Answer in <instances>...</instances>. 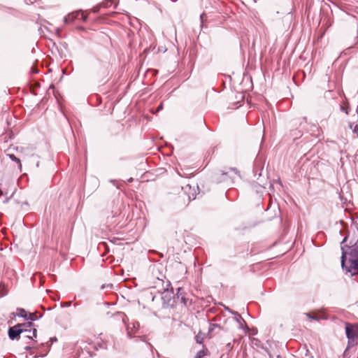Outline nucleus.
<instances>
[{
    "mask_svg": "<svg viewBox=\"0 0 358 358\" xmlns=\"http://www.w3.org/2000/svg\"><path fill=\"white\" fill-rule=\"evenodd\" d=\"M21 334H23V329L18 327L17 324L9 327L8 330V338L11 341L18 340Z\"/></svg>",
    "mask_w": 358,
    "mask_h": 358,
    "instance_id": "5",
    "label": "nucleus"
},
{
    "mask_svg": "<svg viewBox=\"0 0 358 358\" xmlns=\"http://www.w3.org/2000/svg\"><path fill=\"white\" fill-rule=\"evenodd\" d=\"M31 72H32V73H38V70H36V69H32Z\"/></svg>",
    "mask_w": 358,
    "mask_h": 358,
    "instance_id": "29",
    "label": "nucleus"
},
{
    "mask_svg": "<svg viewBox=\"0 0 358 358\" xmlns=\"http://www.w3.org/2000/svg\"><path fill=\"white\" fill-rule=\"evenodd\" d=\"M120 215V208H116L115 210H112L110 213V215L107 217L108 223H109L110 224H114L115 223V221H113V219H115Z\"/></svg>",
    "mask_w": 358,
    "mask_h": 358,
    "instance_id": "8",
    "label": "nucleus"
},
{
    "mask_svg": "<svg viewBox=\"0 0 358 358\" xmlns=\"http://www.w3.org/2000/svg\"><path fill=\"white\" fill-rule=\"evenodd\" d=\"M163 109V102H162L159 106L157 107L156 111L155 113H157Z\"/></svg>",
    "mask_w": 358,
    "mask_h": 358,
    "instance_id": "23",
    "label": "nucleus"
},
{
    "mask_svg": "<svg viewBox=\"0 0 358 358\" xmlns=\"http://www.w3.org/2000/svg\"><path fill=\"white\" fill-rule=\"evenodd\" d=\"M8 157L13 162H16L18 164V166L21 168V162L20 159L17 158L15 155L13 154H8Z\"/></svg>",
    "mask_w": 358,
    "mask_h": 358,
    "instance_id": "13",
    "label": "nucleus"
},
{
    "mask_svg": "<svg viewBox=\"0 0 358 358\" xmlns=\"http://www.w3.org/2000/svg\"><path fill=\"white\" fill-rule=\"evenodd\" d=\"M275 182L278 183L279 185H281V182H280V180H276V181H275Z\"/></svg>",
    "mask_w": 358,
    "mask_h": 358,
    "instance_id": "32",
    "label": "nucleus"
},
{
    "mask_svg": "<svg viewBox=\"0 0 358 358\" xmlns=\"http://www.w3.org/2000/svg\"><path fill=\"white\" fill-rule=\"evenodd\" d=\"M17 327L23 329V333H32V335H24L26 338L31 340L36 338L37 330L36 329L33 328L34 324L31 322L17 324Z\"/></svg>",
    "mask_w": 358,
    "mask_h": 358,
    "instance_id": "2",
    "label": "nucleus"
},
{
    "mask_svg": "<svg viewBox=\"0 0 358 358\" xmlns=\"http://www.w3.org/2000/svg\"><path fill=\"white\" fill-rule=\"evenodd\" d=\"M306 315L308 318H310L313 320H317V318L316 317L311 315L310 313H306Z\"/></svg>",
    "mask_w": 358,
    "mask_h": 358,
    "instance_id": "24",
    "label": "nucleus"
},
{
    "mask_svg": "<svg viewBox=\"0 0 358 358\" xmlns=\"http://www.w3.org/2000/svg\"><path fill=\"white\" fill-rule=\"evenodd\" d=\"M139 328H140V324L138 322L133 321V322H129L127 327V336L129 338H136L137 339L141 338V340L142 341H145L144 337H141V336L135 337V336H132V334H136L138 331Z\"/></svg>",
    "mask_w": 358,
    "mask_h": 358,
    "instance_id": "3",
    "label": "nucleus"
},
{
    "mask_svg": "<svg viewBox=\"0 0 358 358\" xmlns=\"http://www.w3.org/2000/svg\"><path fill=\"white\" fill-rule=\"evenodd\" d=\"M227 347H228L229 348H232V347H233V346L231 345V343H229V344L227 345Z\"/></svg>",
    "mask_w": 358,
    "mask_h": 358,
    "instance_id": "30",
    "label": "nucleus"
},
{
    "mask_svg": "<svg viewBox=\"0 0 358 358\" xmlns=\"http://www.w3.org/2000/svg\"><path fill=\"white\" fill-rule=\"evenodd\" d=\"M41 317V315H40L39 317H37L36 313H27V318L25 320L32 322L33 321H36V320H38V318H40Z\"/></svg>",
    "mask_w": 358,
    "mask_h": 358,
    "instance_id": "12",
    "label": "nucleus"
},
{
    "mask_svg": "<svg viewBox=\"0 0 358 358\" xmlns=\"http://www.w3.org/2000/svg\"><path fill=\"white\" fill-rule=\"evenodd\" d=\"M133 180H134V179H133L132 178H130L128 180V181H129V182H132V181H133Z\"/></svg>",
    "mask_w": 358,
    "mask_h": 358,
    "instance_id": "33",
    "label": "nucleus"
},
{
    "mask_svg": "<svg viewBox=\"0 0 358 358\" xmlns=\"http://www.w3.org/2000/svg\"><path fill=\"white\" fill-rule=\"evenodd\" d=\"M27 312L24 309L21 308H17V313H15V315L20 317H22L24 320L27 318Z\"/></svg>",
    "mask_w": 358,
    "mask_h": 358,
    "instance_id": "11",
    "label": "nucleus"
},
{
    "mask_svg": "<svg viewBox=\"0 0 358 358\" xmlns=\"http://www.w3.org/2000/svg\"><path fill=\"white\" fill-rule=\"evenodd\" d=\"M106 287H109V288H110V289H111V288L113 287V285H112V284L102 285V286H101V289H105V288H106Z\"/></svg>",
    "mask_w": 358,
    "mask_h": 358,
    "instance_id": "22",
    "label": "nucleus"
},
{
    "mask_svg": "<svg viewBox=\"0 0 358 358\" xmlns=\"http://www.w3.org/2000/svg\"><path fill=\"white\" fill-rule=\"evenodd\" d=\"M203 356H204V352H203V351L200 350V351H199V352L196 353V356H195V358H203Z\"/></svg>",
    "mask_w": 358,
    "mask_h": 358,
    "instance_id": "20",
    "label": "nucleus"
},
{
    "mask_svg": "<svg viewBox=\"0 0 358 358\" xmlns=\"http://www.w3.org/2000/svg\"><path fill=\"white\" fill-rule=\"evenodd\" d=\"M341 110L342 111H345L346 114H348V110H347V108H346L345 107H344V106H341Z\"/></svg>",
    "mask_w": 358,
    "mask_h": 358,
    "instance_id": "25",
    "label": "nucleus"
},
{
    "mask_svg": "<svg viewBox=\"0 0 358 358\" xmlns=\"http://www.w3.org/2000/svg\"><path fill=\"white\" fill-rule=\"evenodd\" d=\"M348 348H350V347H353L355 346L357 343L355 342V340L354 338H351V339H348Z\"/></svg>",
    "mask_w": 358,
    "mask_h": 358,
    "instance_id": "15",
    "label": "nucleus"
},
{
    "mask_svg": "<svg viewBox=\"0 0 358 358\" xmlns=\"http://www.w3.org/2000/svg\"><path fill=\"white\" fill-rule=\"evenodd\" d=\"M71 305V301H67L61 304L62 307H69Z\"/></svg>",
    "mask_w": 358,
    "mask_h": 358,
    "instance_id": "21",
    "label": "nucleus"
},
{
    "mask_svg": "<svg viewBox=\"0 0 358 358\" xmlns=\"http://www.w3.org/2000/svg\"><path fill=\"white\" fill-rule=\"evenodd\" d=\"M87 353L90 355V357H93V353L90 352H87Z\"/></svg>",
    "mask_w": 358,
    "mask_h": 358,
    "instance_id": "31",
    "label": "nucleus"
},
{
    "mask_svg": "<svg viewBox=\"0 0 358 358\" xmlns=\"http://www.w3.org/2000/svg\"><path fill=\"white\" fill-rule=\"evenodd\" d=\"M78 306V303H75L73 304V306H74V307H77Z\"/></svg>",
    "mask_w": 358,
    "mask_h": 358,
    "instance_id": "34",
    "label": "nucleus"
},
{
    "mask_svg": "<svg viewBox=\"0 0 358 358\" xmlns=\"http://www.w3.org/2000/svg\"><path fill=\"white\" fill-rule=\"evenodd\" d=\"M25 335H32V333H24Z\"/></svg>",
    "mask_w": 358,
    "mask_h": 358,
    "instance_id": "35",
    "label": "nucleus"
},
{
    "mask_svg": "<svg viewBox=\"0 0 358 358\" xmlns=\"http://www.w3.org/2000/svg\"><path fill=\"white\" fill-rule=\"evenodd\" d=\"M345 334L348 339L358 338V324L345 323Z\"/></svg>",
    "mask_w": 358,
    "mask_h": 358,
    "instance_id": "4",
    "label": "nucleus"
},
{
    "mask_svg": "<svg viewBox=\"0 0 358 358\" xmlns=\"http://www.w3.org/2000/svg\"><path fill=\"white\" fill-rule=\"evenodd\" d=\"M181 301H182L185 305H187V299H186L185 297H181Z\"/></svg>",
    "mask_w": 358,
    "mask_h": 358,
    "instance_id": "26",
    "label": "nucleus"
},
{
    "mask_svg": "<svg viewBox=\"0 0 358 358\" xmlns=\"http://www.w3.org/2000/svg\"><path fill=\"white\" fill-rule=\"evenodd\" d=\"M195 340H196V342L197 343H199V344H200V343H202L203 338H202L200 335H199V334H198V335H196V336H195Z\"/></svg>",
    "mask_w": 358,
    "mask_h": 358,
    "instance_id": "19",
    "label": "nucleus"
},
{
    "mask_svg": "<svg viewBox=\"0 0 358 358\" xmlns=\"http://www.w3.org/2000/svg\"><path fill=\"white\" fill-rule=\"evenodd\" d=\"M235 176H239L238 170L235 168H229L227 170L222 171L220 176L216 178L215 180L217 182H227L230 184L234 182Z\"/></svg>",
    "mask_w": 358,
    "mask_h": 358,
    "instance_id": "1",
    "label": "nucleus"
},
{
    "mask_svg": "<svg viewBox=\"0 0 358 358\" xmlns=\"http://www.w3.org/2000/svg\"><path fill=\"white\" fill-rule=\"evenodd\" d=\"M155 296H152V300L154 301Z\"/></svg>",
    "mask_w": 358,
    "mask_h": 358,
    "instance_id": "38",
    "label": "nucleus"
},
{
    "mask_svg": "<svg viewBox=\"0 0 358 358\" xmlns=\"http://www.w3.org/2000/svg\"><path fill=\"white\" fill-rule=\"evenodd\" d=\"M4 295V294H0V297H2Z\"/></svg>",
    "mask_w": 358,
    "mask_h": 358,
    "instance_id": "36",
    "label": "nucleus"
},
{
    "mask_svg": "<svg viewBox=\"0 0 358 358\" xmlns=\"http://www.w3.org/2000/svg\"><path fill=\"white\" fill-rule=\"evenodd\" d=\"M349 127L352 130V132L356 134L358 136V124L354 125V123H350Z\"/></svg>",
    "mask_w": 358,
    "mask_h": 358,
    "instance_id": "14",
    "label": "nucleus"
},
{
    "mask_svg": "<svg viewBox=\"0 0 358 358\" xmlns=\"http://www.w3.org/2000/svg\"><path fill=\"white\" fill-rule=\"evenodd\" d=\"M97 11H98V10H96V9H94V13H96Z\"/></svg>",
    "mask_w": 358,
    "mask_h": 358,
    "instance_id": "37",
    "label": "nucleus"
},
{
    "mask_svg": "<svg viewBox=\"0 0 358 358\" xmlns=\"http://www.w3.org/2000/svg\"><path fill=\"white\" fill-rule=\"evenodd\" d=\"M80 19H81L84 22H87V15H85L82 10H80Z\"/></svg>",
    "mask_w": 358,
    "mask_h": 358,
    "instance_id": "18",
    "label": "nucleus"
},
{
    "mask_svg": "<svg viewBox=\"0 0 358 358\" xmlns=\"http://www.w3.org/2000/svg\"><path fill=\"white\" fill-rule=\"evenodd\" d=\"M224 308L226 310H227L229 313H230L231 314L234 315H238V312L236 311H234V310H232L231 309H230L229 307L226 306H224Z\"/></svg>",
    "mask_w": 358,
    "mask_h": 358,
    "instance_id": "16",
    "label": "nucleus"
},
{
    "mask_svg": "<svg viewBox=\"0 0 358 358\" xmlns=\"http://www.w3.org/2000/svg\"><path fill=\"white\" fill-rule=\"evenodd\" d=\"M251 188L252 190L255 191L257 194H262L263 192V189L264 187L257 183L256 182H252L251 183Z\"/></svg>",
    "mask_w": 358,
    "mask_h": 358,
    "instance_id": "10",
    "label": "nucleus"
},
{
    "mask_svg": "<svg viewBox=\"0 0 358 358\" xmlns=\"http://www.w3.org/2000/svg\"><path fill=\"white\" fill-rule=\"evenodd\" d=\"M182 189H184L185 192L187 194L189 200H194L196 199V191L194 187L193 188V190H192L191 185H187L185 187H182Z\"/></svg>",
    "mask_w": 358,
    "mask_h": 358,
    "instance_id": "7",
    "label": "nucleus"
},
{
    "mask_svg": "<svg viewBox=\"0 0 358 358\" xmlns=\"http://www.w3.org/2000/svg\"><path fill=\"white\" fill-rule=\"evenodd\" d=\"M357 358H358V357H357Z\"/></svg>",
    "mask_w": 358,
    "mask_h": 358,
    "instance_id": "39",
    "label": "nucleus"
},
{
    "mask_svg": "<svg viewBox=\"0 0 358 358\" xmlns=\"http://www.w3.org/2000/svg\"><path fill=\"white\" fill-rule=\"evenodd\" d=\"M57 341V338H56V337H53V338H50V341H51L52 343H53V342H56Z\"/></svg>",
    "mask_w": 358,
    "mask_h": 358,
    "instance_id": "27",
    "label": "nucleus"
},
{
    "mask_svg": "<svg viewBox=\"0 0 358 358\" xmlns=\"http://www.w3.org/2000/svg\"><path fill=\"white\" fill-rule=\"evenodd\" d=\"M215 328H220V325L217 324H210L209 327V331H213Z\"/></svg>",
    "mask_w": 358,
    "mask_h": 358,
    "instance_id": "17",
    "label": "nucleus"
},
{
    "mask_svg": "<svg viewBox=\"0 0 358 358\" xmlns=\"http://www.w3.org/2000/svg\"><path fill=\"white\" fill-rule=\"evenodd\" d=\"M234 320L238 324V328L243 329L244 325L246 326V322L241 315L238 313V315H234Z\"/></svg>",
    "mask_w": 358,
    "mask_h": 358,
    "instance_id": "9",
    "label": "nucleus"
},
{
    "mask_svg": "<svg viewBox=\"0 0 358 358\" xmlns=\"http://www.w3.org/2000/svg\"><path fill=\"white\" fill-rule=\"evenodd\" d=\"M80 14V10L73 11L71 13H69L64 18V22L65 24L71 23L76 20V19H79Z\"/></svg>",
    "mask_w": 358,
    "mask_h": 358,
    "instance_id": "6",
    "label": "nucleus"
},
{
    "mask_svg": "<svg viewBox=\"0 0 358 358\" xmlns=\"http://www.w3.org/2000/svg\"><path fill=\"white\" fill-rule=\"evenodd\" d=\"M270 358H273L271 355H269ZM275 358H282L280 355H278Z\"/></svg>",
    "mask_w": 358,
    "mask_h": 358,
    "instance_id": "28",
    "label": "nucleus"
}]
</instances>
